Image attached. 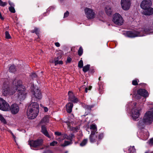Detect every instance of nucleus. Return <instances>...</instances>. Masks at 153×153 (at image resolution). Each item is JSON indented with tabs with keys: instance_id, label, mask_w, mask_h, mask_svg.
<instances>
[{
	"instance_id": "f704fd0d",
	"label": "nucleus",
	"mask_w": 153,
	"mask_h": 153,
	"mask_svg": "<svg viewBox=\"0 0 153 153\" xmlns=\"http://www.w3.org/2000/svg\"><path fill=\"white\" fill-rule=\"evenodd\" d=\"M54 64L55 65H56L57 64L62 65L63 64V62L61 60H56L54 62Z\"/></svg>"
},
{
	"instance_id": "4468645a",
	"label": "nucleus",
	"mask_w": 153,
	"mask_h": 153,
	"mask_svg": "<svg viewBox=\"0 0 153 153\" xmlns=\"http://www.w3.org/2000/svg\"><path fill=\"white\" fill-rule=\"evenodd\" d=\"M43 140L42 139H38L36 140H32L30 141L29 143L31 146L36 147L41 145L43 143Z\"/></svg>"
},
{
	"instance_id": "2f4dec72",
	"label": "nucleus",
	"mask_w": 153,
	"mask_h": 153,
	"mask_svg": "<svg viewBox=\"0 0 153 153\" xmlns=\"http://www.w3.org/2000/svg\"><path fill=\"white\" fill-rule=\"evenodd\" d=\"M9 70L10 72H13L15 71V67L13 65H11L9 68Z\"/></svg>"
},
{
	"instance_id": "79ce46f5",
	"label": "nucleus",
	"mask_w": 153,
	"mask_h": 153,
	"mask_svg": "<svg viewBox=\"0 0 153 153\" xmlns=\"http://www.w3.org/2000/svg\"><path fill=\"white\" fill-rule=\"evenodd\" d=\"M72 59L70 57H68L67 59V61H66V62L67 63H70Z\"/></svg>"
},
{
	"instance_id": "e2e57ef3",
	"label": "nucleus",
	"mask_w": 153,
	"mask_h": 153,
	"mask_svg": "<svg viewBox=\"0 0 153 153\" xmlns=\"http://www.w3.org/2000/svg\"><path fill=\"white\" fill-rule=\"evenodd\" d=\"M148 133V132H147V133Z\"/></svg>"
},
{
	"instance_id": "37998d69",
	"label": "nucleus",
	"mask_w": 153,
	"mask_h": 153,
	"mask_svg": "<svg viewBox=\"0 0 153 153\" xmlns=\"http://www.w3.org/2000/svg\"><path fill=\"white\" fill-rule=\"evenodd\" d=\"M34 30H35V33L36 34H39V31L38 29L36 27L35 28Z\"/></svg>"
},
{
	"instance_id": "20e7f679",
	"label": "nucleus",
	"mask_w": 153,
	"mask_h": 153,
	"mask_svg": "<svg viewBox=\"0 0 153 153\" xmlns=\"http://www.w3.org/2000/svg\"><path fill=\"white\" fill-rule=\"evenodd\" d=\"M147 125L150 124L153 121V108L150 111L147 112L144 114L143 119Z\"/></svg>"
},
{
	"instance_id": "6e6552de",
	"label": "nucleus",
	"mask_w": 153,
	"mask_h": 153,
	"mask_svg": "<svg viewBox=\"0 0 153 153\" xmlns=\"http://www.w3.org/2000/svg\"><path fill=\"white\" fill-rule=\"evenodd\" d=\"M141 110L140 108H133L131 110V117L134 120H136L138 118Z\"/></svg>"
},
{
	"instance_id": "a18cd8bd",
	"label": "nucleus",
	"mask_w": 153,
	"mask_h": 153,
	"mask_svg": "<svg viewBox=\"0 0 153 153\" xmlns=\"http://www.w3.org/2000/svg\"><path fill=\"white\" fill-rule=\"evenodd\" d=\"M91 88H92V87L91 86H90L89 87L88 89L87 88H85V92L86 93H87L88 92V90H90L91 89Z\"/></svg>"
},
{
	"instance_id": "39448f33",
	"label": "nucleus",
	"mask_w": 153,
	"mask_h": 153,
	"mask_svg": "<svg viewBox=\"0 0 153 153\" xmlns=\"http://www.w3.org/2000/svg\"><path fill=\"white\" fill-rule=\"evenodd\" d=\"M113 21L115 24L121 25L123 24L124 20L120 14L116 13L113 15Z\"/></svg>"
},
{
	"instance_id": "9d476101",
	"label": "nucleus",
	"mask_w": 153,
	"mask_h": 153,
	"mask_svg": "<svg viewBox=\"0 0 153 153\" xmlns=\"http://www.w3.org/2000/svg\"><path fill=\"white\" fill-rule=\"evenodd\" d=\"M152 5L151 0H143L140 4L141 8L144 10L148 9Z\"/></svg>"
},
{
	"instance_id": "a878e982",
	"label": "nucleus",
	"mask_w": 153,
	"mask_h": 153,
	"mask_svg": "<svg viewBox=\"0 0 153 153\" xmlns=\"http://www.w3.org/2000/svg\"><path fill=\"white\" fill-rule=\"evenodd\" d=\"M90 65H87L83 67V71L84 72H86L89 70L90 68Z\"/></svg>"
},
{
	"instance_id": "cd10ccee",
	"label": "nucleus",
	"mask_w": 153,
	"mask_h": 153,
	"mask_svg": "<svg viewBox=\"0 0 153 153\" xmlns=\"http://www.w3.org/2000/svg\"><path fill=\"white\" fill-rule=\"evenodd\" d=\"M72 143L71 141H65L64 143L61 145V146L63 147H65L67 146Z\"/></svg>"
},
{
	"instance_id": "393cba45",
	"label": "nucleus",
	"mask_w": 153,
	"mask_h": 153,
	"mask_svg": "<svg viewBox=\"0 0 153 153\" xmlns=\"http://www.w3.org/2000/svg\"><path fill=\"white\" fill-rule=\"evenodd\" d=\"M74 137V134H69L68 136L66 135L65 136V138L68 140H71L70 141H71L72 139Z\"/></svg>"
},
{
	"instance_id": "8fccbe9b",
	"label": "nucleus",
	"mask_w": 153,
	"mask_h": 153,
	"mask_svg": "<svg viewBox=\"0 0 153 153\" xmlns=\"http://www.w3.org/2000/svg\"><path fill=\"white\" fill-rule=\"evenodd\" d=\"M37 76L36 74L35 73H33L32 75V78H35Z\"/></svg>"
},
{
	"instance_id": "9b49d317",
	"label": "nucleus",
	"mask_w": 153,
	"mask_h": 153,
	"mask_svg": "<svg viewBox=\"0 0 153 153\" xmlns=\"http://www.w3.org/2000/svg\"><path fill=\"white\" fill-rule=\"evenodd\" d=\"M19 110L18 105L16 103L12 104L10 107L9 106V111H10L12 114H16L18 113Z\"/></svg>"
},
{
	"instance_id": "864d4df0",
	"label": "nucleus",
	"mask_w": 153,
	"mask_h": 153,
	"mask_svg": "<svg viewBox=\"0 0 153 153\" xmlns=\"http://www.w3.org/2000/svg\"><path fill=\"white\" fill-rule=\"evenodd\" d=\"M0 19H1V20H3L4 19L3 17L2 16L1 13H0Z\"/></svg>"
},
{
	"instance_id": "7c9ffc66",
	"label": "nucleus",
	"mask_w": 153,
	"mask_h": 153,
	"mask_svg": "<svg viewBox=\"0 0 153 153\" xmlns=\"http://www.w3.org/2000/svg\"><path fill=\"white\" fill-rule=\"evenodd\" d=\"M83 52V49L81 47H80L79 48L78 51V55L79 56H81Z\"/></svg>"
},
{
	"instance_id": "a211bd4d",
	"label": "nucleus",
	"mask_w": 153,
	"mask_h": 153,
	"mask_svg": "<svg viewBox=\"0 0 153 153\" xmlns=\"http://www.w3.org/2000/svg\"><path fill=\"white\" fill-rule=\"evenodd\" d=\"M147 125L143 119H141L139 121L137 124V126L139 128H144L145 125Z\"/></svg>"
},
{
	"instance_id": "72a5a7b5",
	"label": "nucleus",
	"mask_w": 153,
	"mask_h": 153,
	"mask_svg": "<svg viewBox=\"0 0 153 153\" xmlns=\"http://www.w3.org/2000/svg\"><path fill=\"white\" fill-rule=\"evenodd\" d=\"M9 11L13 13H15V10L14 7L10 6L9 8Z\"/></svg>"
},
{
	"instance_id": "2eb2a0df",
	"label": "nucleus",
	"mask_w": 153,
	"mask_h": 153,
	"mask_svg": "<svg viewBox=\"0 0 153 153\" xmlns=\"http://www.w3.org/2000/svg\"><path fill=\"white\" fill-rule=\"evenodd\" d=\"M32 98L36 100H40L42 98V95L39 89H36L33 92Z\"/></svg>"
},
{
	"instance_id": "ea45409f",
	"label": "nucleus",
	"mask_w": 153,
	"mask_h": 153,
	"mask_svg": "<svg viewBox=\"0 0 153 153\" xmlns=\"http://www.w3.org/2000/svg\"><path fill=\"white\" fill-rule=\"evenodd\" d=\"M57 142L56 141H53L51 143H50V146H54L55 145H56V144H57Z\"/></svg>"
},
{
	"instance_id": "c9c22d12",
	"label": "nucleus",
	"mask_w": 153,
	"mask_h": 153,
	"mask_svg": "<svg viewBox=\"0 0 153 153\" xmlns=\"http://www.w3.org/2000/svg\"><path fill=\"white\" fill-rule=\"evenodd\" d=\"M83 66V62L82 60H81L78 63V67L80 68H82Z\"/></svg>"
},
{
	"instance_id": "c03bdc74",
	"label": "nucleus",
	"mask_w": 153,
	"mask_h": 153,
	"mask_svg": "<svg viewBox=\"0 0 153 153\" xmlns=\"http://www.w3.org/2000/svg\"><path fill=\"white\" fill-rule=\"evenodd\" d=\"M65 123L68 126V127H69L71 126L72 123L69 122H65Z\"/></svg>"
},
{
	"instance_id": "bf43d9fd",
	"label": "nucleus",
	"mask_w": 153,
	"mask_h": 153,
	"mask_svg": "<svg viewBox=\"0 0 153 153\" xmlns=\"http://www.w3.org/2000/svg\"><path fill=\"white\" fill-rule=\"evenodd\" d=\"M145 153H151L149 152H146Z\"/></svg>"
},
{
	"instance_id": "6e6d98bb",
	"label": "nucleus",
	"mask_w": 153,
	"mask_h": 153,
	"mask_svg": "<svg viewBox=\"0 0 153 153\" xmlns=\"http://www.w3.org/2000/svg\"><path fill=\"white\" fill-rule=\"evenodd\" d=\"M31 32L33 33H35V30L34 29L33 30H31Z\"/></svg>"
},
{
	"instance_id": "412c9836",
	"label": "nucleus",
	"mask_w": 153,
	"mask_h": 153,
	"mask_svg": "<svg viewBox=\"0 0 153 153\" xmlns=\"http://www.w3.org/2000/svg\"><path fill=\"white\" fill-rule=\"evenodd\" d=\"M41 132L46 137L50 138L48 133L46 127L44 126H42L41 127Z\"/></svg>"
},
{
	"instance_id": "49530a36",
	"label": "nucleus",
	"mask_w": 153,
	"mask_h": 153,
	"mask_svg": "<svg viewBox=\"0 0 153 153\" xmlns=\"http://www.w3.org/2000/svg\"><path fill=\"white\" fill-rule=\"evenodd\" d=\"M55 134L56 135H57V136H60L61 134V133L60 132H55Z\"/></svg>"
},
{
	"instance_id": "052dcab7",
	"label": "nucleus",
	"mask_w": 153,
	"mask_h": 153,
	"mask_svg": "<svg viewBox=\"0 0 153 153\" xmlns=\"http://www.w3.org/2000/svg\"><path fill=\"white\" fill-rule=\"evenodd\" d=\"M100 78H101V77H100L99 78V80H100Z\"/></svg>"
},
{
	"instance_id": "680f3d73",
	"label": "nucleus",
	"mask_w": 153,
	"mask_h": 153,
	"mask_svg": "<svg viewBox=\"0 0 153 153\" xmlns=\"http://www.w3.org/2000/svg\"><path fill=\"white\" fill-rule=\"evenodd\" d=\"M136 103H135L134 104V106H136Z\"/></svg>"
},
{
	"instance_id": "09e8293b",
	"label": "nucleus",
	"mask_w": 153,
	"mask_h": 153,
	"mask_svg": "<svg viewBox=\"0 0 153 153\" xmlns=\"http://www.w3.org/2000/svg\"><path fill=\"white\" fill-rule=\"evenodd\" d=\"M149 143L150 144H153V138H152L150 139L149 141Z\"/></svg>"
},
{
	"instance_id": "5fc2aeb1",
	"label": "nucleus",
	"mask_w": 153,
	"mask_h": 153,
	"mask_svg": "<svg viewBox=\"0 0 153 153\" xmlns=\"http://www.w3.org/2000/svg\"><path fill=\"white\" fill-rule=\"evenodd\" d=\"M13 138L14 139V141H15V142L16 143V137L14 136V135L13 136Z\"/></svg>"
},
{
	"instance_id": "f8f14e48",
	"label": "nucleus",
	"mask_w": 153,
	"mask_h": 153,
	"mask_svg": "<svg viewBox=\"0 0 153 153\" xmlns=\"http://www.w3.org/2000/svg\"><path fill=\"white\" fill-rule=\"evenodd\" d=\"M28 109L39 113V107L38 104L35 102H32L28 106Z\"/></svg>"
},
{
	"instance_id": "de8ad7c7",
	"label": "nucleus",
	"mask_w": 153,
	"mask_h": 153,
	"mask_svg": "<svg viewBox=\"0 0 153 153\" xmlns=\"http://www.w3.org/2000/svg\"><path fill=\"white\" fill-rule=\"evenodd\" d=\"M9 4L10 5V6L14 7V4L11 2V1H9Z\"/></svg>"
},
{
	"instance_id": "603ef678",
	"label": "nucleus",
	"mask_w": 153,
	"mask_h": 153,
	"mask_svg": "<svg viewBox=\"0 0 153 153\" xmlns=\"http://www.w3.org/2000/svg\"><path fill=\"white\" fill-rule=\"evenodd\" d=\"M44 111L45 112L48 111V109L47 107H44Z\"/></svg>"
},
{
	"instance_id": "0e129e2a",
	"label": "nucleus",
	"mask_w": 153,
	"mask_h": 153,
	"mask_svg": "<svg viewBox=\"0 0 153 153\" xmlns=\"http://www.w3.org/2000/svg\"><path fill=\"white\" fill-rule=\"evenodd\" d=\"M61 1H62V0H60Z\"/></svg>"
},
{
	"instance_id": "b1692460",
	"label": "nucleus",
	"mask_w": 153,
	"mask_h": 153,
	"mask_svg": "<svg viewBox=\"0 0 153 153\" xmlns=\"http://www.w3.org/2000/svg\"><path fill=\"white\" fill-rule=\"evenodd\" d=\"M49 122V117L48 116H45L42 119L40 122L41 123H48Z\"/></svg>"
},
{
	"instance_id": "4be33fe9",
	"label": "nucleus",
	"mask_w": 153,
	"mask_h": 153,
	"mask_svg": "<svg viewBox=\"0 0 153 153\" xmlns=\"http://www.w3.org/2000/svg\"><path fill=\"white\" fill-rule=\"evenodd\" d=\"M73 106V104L71 103L68 102L66 104V108L68 112L70 113L71 112Z\"/></svg>"
},
{
	"instance_id": "ddd939ff",
	"label": "nucleus",
	"mask_w": 153,
	"mask_h": 153,
	"mask_svg": "<svg viewBox=\"0 0 153 153\" xmlns=\"http://www.w3.org/2000/svg\"><path fill=\"white\" fill-rule=\"evenodd\" d=\"M38 113L36 111H33L31 109H28L27 111V116L29 119H34L36 117Z\"/></svg>"
},
{
	"instance_id": "aec40b11",
	"label": "nucleus",
	"mask_w": 153,
	"mask_h": 153,
	"mask_svg": "<svg viewBox=\"0 0 153 153\" xmlns=\"http://www.w3.org/2000/svg\"><path fill=\"white\" fill-rule=\"evenodd\" d=\"M90 129L91 130V133L92 132L93 134L97 133V126L95 124H91L90 126Z\"/></svg>"
},
{
	"instance_id": "bb28decb",
	"label": "nucleus",
	"mask_w": 153,
	"mask_h": 153,
	"mask_svg": "<svg viewBox=\"0 0 153 153\" xmlns=\"http://www.w3.org/2000/svg\"><path fill=\"white\" fill-rule=\"evenodd\" d=\"M88 141V139H84L81 143H80V145L81 146H85L87 143Z\"/></svg>"
},
{
	"instance_id": "dca6fc26",
	"label": "nucleus",
	"mask_w": 153,
	"mask_h": 153,
	"mask_svg": "<svg viewBox=\"0 0 153 153\" xmlns=\"http://www.w3.org/2000/svg\"><path fill=\"white\" fill-rule=\"evenodd\" d=\"M68 94L69 101H71L74 103H77L78 101V99L75 97L71 91H69Z\"/></svg>"
},
{
	"instance_id": "473e14b6",
	"label": "nucleus",
	"mask_w": 153,
	"mask_h": 153,
	"mask_svg": "<svg viewBox=\"0 0 153 153\" xmlns=\"http://www.w3.org/2000/svg\"><path fill=\"white\" fill-rule=\"evenodd\" d=\"M5 37L6 39H11V37L8 31H6L5 33Z\"/></svg>"
},
{
	"instance_id": "c85d7f7f",
	"label": "nucleus",
	"mask_w": 153,
	"mask_h": 153,
	"mask_svg": "<svg viewBox=\"0 0 153 153\" xmlns=\"http://www.w3.org/2000/svg\"><path fill=\"white\" fill-rule=\"evenodd\" d=\"M128 151L134 153L136 152L134 146H130L128 149Z\"/></svg>"
},
{
	"instance_id": "423d86ee",
	"label": "nucleus",
	"mask_w": 153,
	"mask_h": 153,
	"mask_svg": "<svg viewBox=\"0 0 153 153\" xmlns=\"http://www.w3.org/2000/svg\"><path fill=\"white\" fill-rule=\"evenodd\" d=\"M84 11L87 18L89 19H91L95 17L96 14L94 11L92 9L86 8Z\"/></svg>"
},
{
	"instance_id": "13d9d810",
	"label": "nucleus",
	"mask_w": 153,
	"mask_h": 153,
	"mask_svg": "<svg viewBox=\"0 0 153 153\" xmlns=\"http://www.w3.org/2000/svg\"><path fill=\"white\" fill-rule=\"evenodd\" d=\"M145 138H147L148 137V136L147 135H146V136H145Z\"/></svg>"
},
{
	"instance_id": "5701e85b",
	"label": "nucleus",
	"mask_w": 153,
	"mask_h": 153,
	"mask_svg": "<svg viewBox=\"0 0 153 153\" xmlns=\"http://www.w3.org/2000/svg\"><path fill=\"white\" fill-rule=\"evenodd\" d=\"M105 11L108 15L110 16L112 14V10L110 6H106L105 8Z\"/></svg>"
},
{
	"instance_id": "f3484780",
	"label": "nucleus",
	"mask_w": 153,
	"mask_h": 153,
	"mask_svg": "<svg viewBox=\"0 0 153 153\" xmlns=\"http://www.w3.org/2000/svg\"><path fill=\"white\" fill-rule=\"evenodd\" d=\"M137 93L139 95L144 97H147L149 95L148 93L144 89H140L138 90Z\"/></svg>"
},
{
	"instance_id": "7ed1b4c3",
	"label": "nucleus",
	"mask_w": 153,
	"mask_h": 153,
	"mask_svg": "<svg viewBox=\"0 0 153 153\" xmlns=\"http://www.w3.org/2000/svg\"><path fill=\"white\" fill-rule=\"evenodd\" d=\"M103 134L101 133L98 134L97 133H94L93 132L91 133L89 137V140L91 143H96L98 145L100 141L103 138Z\"/></svg>"
},
{
	"instance_id": "58836bf2",
	"label": "nucleus",
	"mask_w": 153,
	"mask_h": 153,
	"mask_svg": "<svg viewBox=\"0 0 153 153\" xmlns=\"http://www.w3.org/2000/svg\"><path fill=\"white\" fill-rule=\"evenodd\" d=\"M137 81H139L138 79H135L133 80L132 82V84L133 85H138Z\"/></svg>"
},
{
	"instance_id": "1a4fd4ad",
	"label": "nucleus",
	"mask_w": 153,
	"mask_h": 153,
	"mask_svg": "<svg viewBox=\"0 0 153 153\" xmlns=\"http://www.w3.org/2000/svg\"><path fill=\"white\" fill-rule=\"evenodd\" d=\"M120 4L122 8L124 10H128L131 6L130 0H121Z\"/></svg>"
},
{
	"instance_id": "f257e3e1",
	"label": "nucleus",
	"mask_w": 153,
	"mask_h": 153,
	"mask_svg": "<svg viewBox=\"0 0 153 153\" xmlns=\"http://www.w3.org/2000/svg\"><path fill=\"white\" fill-rule=\"evenodd\" d=\"M13 86L10 90H8V85L4 83L3 85L2 92L5 96L7 94L13 95L16 91L18 94V98L20 100H24L26 97V93L22 85V82L21 80L15 79L13 82Z\"/></svg>"
},
{
	"instance_id": "3c124183",
	"label": "nucleus",
	"mask_w": 153,
	"mask_h": 153,
	"mask_svg": "<svg viewBox=\"0 0 153 153\" xmlns=\"http://www.w3.org/2000/svg\"><path fill=\"white\" fill-rule=\"evenodd\" d=\"M55 45H56V46L57 47H59L60 46V44L58 42H55Z\"/></svg>"
},
{
	"instance_id": "0eeeda50",
	"label": "nucleus",
	"mask_w": 153,
	"mask_h": 153,
	"mask_svg": "<svg viewBox=\"0 0 153 153\" xmlns=\"http://www.w3.org/2000/svg\"><path fill=\"white\" fill-rule=\"evenodd\" d=\"M0 109L4 111H9V105L6 101L0 98Z\"/></svg>"
},
{
	"instance_id": "e433bc0d",
	"label": "nucleus",
	"mask_w": 153,
	"mask_h": 153,
	"mask_svg": "<svg viewBox=\"0 0 153 153\" xmlns=\"http://www.w3.org/2000/svg\"><path fill=\"white\" fill-rule=\"evenodd\" d=\"M93 107V106L92 105H85L84 106V108L85 109H87L88 110H90L91 108Z\"/></svg>"
},
{
	"instance_id": "f03ea898",
	"label": "nucleus",
	"mask_w": 153,
	"mask_h": 153,
	"mask_svg": "<svg viewBox=\"0 0 153 153\" xmlns=\"http://www.w3.org/2000/svg\"><path fill=\"white\" fill-rule=\"evenodd\" d=\"M150 30L149 29H142L139 31H128L126 32L127 36L129 37H135L137 36H145L150 33Z\"/></svg>"
},
{
	"instance_id": "4d7b16f0",
	"label": "nucleus",
	"mask_w": 153,
	"mask_h": 153,
	"mask_svg": "<svg viewBox=\"0 0 153 153\" xmlns=\"http://www.w3.org/2000/svg\"><path fill=\"white\" fill-rule=\"evenodd\" d=\"M10 132L11 134L12 135V136L14 135L12 132L10 131Z\"/></svg>"
},
{
	"instance_id": "4c0bfd02",
	"label": "nucleus",
	"mask_w": 153,
	"mask_h": 153,
	"mask_svg": "<svg viewBox=\"0 0 153 153\" xmlns=\"http://www.w3.org/2000/svg\"><path fill=\"white\" fill-rule=\"evenodd\" d=\"M7 4V3L6 2H3L1 0H0V6L4 7Z\"/></svg>"
},
{
	"instance_id": "6ab92c4d",
	"label": "nucleus",
	"mask_w": 153,
	"mask_h": 153,
	"mask_svg": "<svg viewBox=\"0 0 153 153\" xmlns=\"http://www.w3.org/2000/svg\"><path fill=\"white\" fill-rule=\"evenodd\" d=\"M143 12V13L145 15L150 16L153 14V8L149 7L148 9L145 10Z\"/></svg>"
},
{
	"instance_id": "a19ab883",
	"label": "nucleus",
	"mask_w": 153,
	"mask_h": 153,
	"mask_svg": "<svg viewBox=\"0 0 153 153\" xmlns=\"http://www.w3.org/2000/svg\"><path fill=\"white\" fill-rule=\"evenodd\" d=\"M69 14V12L68 11H67L65 13H64V18H66L68 16Z\"/></svg>"
},
{
	"instance_id": "c756f323",
	"label": "nucleus",
	"mask_w": 153,
	"mask_h": 153,
	"mask_svg": "<svg viewBox=\"0 0 153 153\" xmlns=\"http://www.w3.org/2000/svg\"><path fill=\"white\" fill-rule=\"evenodd\" d=\"M0 120L4 124H5L7 123L6 120L1 114H0Z\"/></svg>"
}]
</instances>
